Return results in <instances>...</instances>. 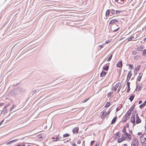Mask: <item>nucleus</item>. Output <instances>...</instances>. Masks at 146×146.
<instances>
[{"mask_svg": "<svg viewBox=\"0 0 146 146\" xmlns=\"http://www.w3.org/2000/svg\"><path fill=\"white\" fill-rule=\"evenodd\" d=\"M141 120L140 119L137 114H136V124H138L141 122Z\"/></svg>", "mask_w": 146, "mask_h": 146, "instance_id": "obj_10", "label": "nucleus"}, {"mask_svg": "<svg viewBox=\"0 0 146 146\" xmlns=\"http://www.w3.org/2000/svg\"><path fill=\"white\" fill-rule=\"evenodd\" d=\"M113 137L114 139L117 140V142L119 143L125 141L123 133L121 134L119 131L114 134Z\"/></svg>", "mask_w": 146, "mask_h": 146, "instance_id": "obj_2", "label": "nucleus"}, {"mask_svg": "<svg viewBox=\"0 0 146 146\" xmlns=\"http://www.w3.org/2000/svg\"><path fill=\"white\" fill-rule=\"evenodd\" d=\"M72 145L73 146H77V145L76 144H72Z\"/></svg>", "mask_w": 146, "mask_h": 146, "instance_id": "obj_48", "label": "nucleus"}, {"mask_svg": "<svg viewBox=\"0 0 146 146\" xmlns=\"http://www.w3.org/2000/svg\"><path fill=\"white\" fill-rule=\"evenodd\" d=\"M120 28L117 25H113L111 28V30L114 32L117 31Z\"/></svg>", "mask_w": 146, "mask_h": 146, "instance_id": "obj_6", "label": "nucleus"}, {"mask_svg": "<svg viewBox=\"0 0 146 146\" xmlns=\"http://www.w3.org/2000/svg\"><path fill=\"white\" fill-rule=\"evenodd\" d=\"M15 106H14L13 105L11 108V110H12L13 109L15 108Z\"/></svg>", "mask_w": 146, "mask_h": 146, "instance_id": "obj_46", "label": "nucleus"}, {"mask_svg": "<svg viewBox=\"0 0 146 146\" xmlns=\"http://www.w3.org/2000/svg\"><path fill=\"white\" fill-rule=\"evenodd\" d=\"M120 90L118 89L117 90V92H118V93L119 92V91H120Z\"/></svg>", "mask_w": 146, "mask_h": 146, "instance_id": "obj_51", "label": "nucleus"}, {"mask_svg": "<svg viewBox=\"0 0 146 146\" xmlns=\"http://www.w3.org/2000/svg\"><path fill=\"white\" fill-rule=\"evenodd\" d=\"M70 136V135L69 134H68V133H66L65 134H64L63 135V137L64 138H65L66 137H68Z\"/></svg>", "mask_w": 146, "mask_h": 146, "instance_id": "obj_27", "label": "nucleus"}, {"mask_svg": "<svg viewBox=\"0 0 146 146\" xmlns=\"http://www.w3.org/2000/svg\"><path fill=\"white\" fill-rule=\"evenodd\" d=\"M120 83L119 82H117V83L116 84L112 87L111 90L112 91H116L117 88L118 87Z\"/></svg>", "mask_w": 146, "mask_h": 146, "instance_id": "obj_8", "label": "nucleus"}, {"mask_svg": "<svg viewBox=\"0 0 146 146\" xmlns=\"http://www.w3.org/2000/svg\"><path fill=\"white\" fill-rule=\"evenodd\" d=\"M130 90V87H128L127 90V93L129 92Z\"/></svg>", "mask_w": 146, "mask_h": 146, "instance_id": "obj_35", "label": "nucleus"}, {"mask_svg": "<svg viewBox=\"0 0 146 146\" xmlns=\"http://www.w3.org/2000/svg\"><path fill=\"white\" fill-rule=\"evenodd\" d=\"M134 38V36H132V37L129 38L128 39V41H131V40H133V39H134L135 38Z\"/></svg>", "mask_w": 146, "mask_h": 146, "instance_id": "obj_26", "label": "nucleus"}, {"mask_svg": "<svg viewBox=\"0 0 146 146\" xmlns=\"http://www.w3.org/2000/svg\"><path fill=\"white\" fill-rule=\"evenodd\" d=\"M117 119V116H116L115 117H114L113 119L111 121V124H114L115 121H116V120Z\"/></svg>", "mask_w": 146, "mask_h": 146, "instance_id": "obj_17", "label": "nucleus"}, {"mask_svg": "<svg viewBox=\"0 0 146 146\" xmlns=\"http://www.w3.org/2000/svg\"><path fill=\"white\" fill-rule=\"evenodd\" d=\"M110 12V11L109 10H108L106 11V17H108L109 16Z\"/></svg>", "mask_w": 146, "mask_h": 146, "instance_id": "obj_22", "label": "nucleus"}, {"mask_svg": "<svg viewBox=\"0 0 146 146\" xmlns=\"http://www.w3.org/2000/svg\"><path fill=\"white\" fill-rule=\"evenodd\" d=\"M142 134V133L141 132H139L137 133V135H141Z\"/></svg>", "mask_w": 146, "mask_h": 146, "instance_id": "obj_43", "label": "nucleus"}, {"mask_svg": "<svg viewBox=\"0 0 146 146\" xmlns=\"http://www.w3.org/2000/svg\"><path fill=\"white\" fill-rule=\"evenodd\" d=\"M22 146H25V145H23Z\"/></svg>", "mask_w": 146, "mask_h": 146, "instance_id": "obj_58", "label": "nucleus"}, {"mask_svg": "<svg viewBox=\"0 0 146 146\" xmlns=\"http://www.w3.org/2000/svg\"><path fill=\"white\" fill-rule=\"evenodd\" d=\"M143 55H146V49L143 50Z\"/></svg>", "mask_w": 146, "mask_h": 146, "instance_id": "obj_32", "label": "nucleus"}, {"mask_svg": "<svg viewBox=\"0 0 146 146\" xmlns=\"http://www.w3.org/2000/svg\"><path fill=\"white\" fill-rule=\"evenodd\" d=\"M110 103L109 102H108L105 105V108H107V107H108L110 105Z\"/></svg>", "mask_w": 146, "mask_h": 146, "instance_id": "obj_25", "label": "nucleus"}, {"mask_svg": "<svg viewBox=\"0 0 146 146\" xmlns=\"http://www.w3.org/2000/svg\"><path fill=\"white\" fill-rule=\"evenodd\" d=\"M117 66L118 67L121 68L122 66V62L121 61L118 62L117 64Z\"/></svg>", "mask_w": 146, "mask_h": 146, "instance_id": "obj_14", "label": "nucleus"}, {"mask_svg": "<svg viewBox=\"0 0 146 146\" xmlns=\"http://www.w3.org/2000/svg\"><path fill=\"white\" fill-rule=\"evenodd\" d=\"M112 54H111L110 56V57L108 58L107 60V61L108 62H109V61H110L111 60V58H112Z\"/></svg>", "mask_w": 146, "mask_h": 146, "instance_id": "obj_30", "label": "nucleus"}, {"mask_svg": "<svg viewBox=\"0 0 146 146\" xmlns=\"http://www.w3.org/2000/svg\"><path fill=\"white\" fill-rule=\"evenodd\" d=\"M132 75V74L131 73V71H129V72L128 74L127 75V81L128 80L129 81L130 79L131 76Z\"/></svg>", "mask_w": 146, "mask_h": 146, "instance_id": "obj_13", "label": "nucleus"}, {"mask_svg": "<svg viewBox=\"0 0 146 146\" xmlns=\"http://www.w3.org/2000/svg\"><path fill=\"white\" fill-rule=\"evenodd\" d=\"M140 66L138 65L137 66V67L136 68H135V70H136L137 71H138L140 69Z\"/></svg>", "mask_w": 146, "mask_h": 146, "instance_id": "obj_31", "label": "nucleus"}, {"mask_svg": "<svg viewBox=\"0 0 146 146\" xmlns=\"http://www.w3.org/2000/svg\"><path fill=\"white\" fill-rule=\"evenodd\" d=\"M142 75H143V74L142 73H139V75L137 78V80L138 81H139L141 79V77L142 76Z\"/></svg>", "mask_w": 146, "mask_h": 146, "instance_id": "obj_19", "label": "nucleus"}, {"mask_svg": "<svg viewBox=\"0 0 146 146\" xmlns=\"http://www.w3.org/2000/svg\"><path fill=\"white\" fill-rule=\"evenodd\" d=\"M58 140H59V139H58V137H57L56 138V141H58Z\"/></svg>", "mask_w": 146, "mask_h": 146, "instance_id": "obj_53", "label": "nucleus"}, {"mask_svg": "<svg viewBox=\"0 0 146 146\" xmlns=\"http://www.w3.org/2000/svg\"><path fill=\"white\" fill-rule=\"evenodd\" d=\"M111 13L113 14L115 13V11L114 10H112L111 11Z\"/></svg>", "mask_w": 146, "mask_h": 146, "instance_id": "obj_41", "label": "nucleus"}, {"mask_svg": "<svg viewBox=\"0 0 146 146\" xmlns=\"http://www.w3.org/2000/svg\"><path fill=\"white\" fill-rule=\"evenodd\" d=\"M89 99H90V98H88L87 99H86V100H84V101L83 102H82L83 103H84L86 102H87Z\"/></svg>", "mask_w": 146, "mask_h": 146, "instance_id": "obj_40", "label": "nucleus"}, {"mask_svg": "<svg viewBox=\"0 0 146 146\" xmlns=\"http://www.w3.org/2000/svg\"><path fill=\"white\" fill-rule=\"evenodd\" d=\"M111 42L110 40H107L106 41L105 43L106 44H108Z\"/></svg>", "mask_w": 146, "mask_h": 146, "instance_id": "obj_38", "label": "nucleus"}, {"mask_svg": "<svg viewBox=\"0 0 146 146\" xmlns=\"http://www.w3.org/2000/svg\"><path fill=\"white\" fill-rule=\"evenodd\" d=\"M106 73L105 71H102L101 73L100 76L101 77H103L106 76Z\"/></svg>", "mask_w": 146, "mask_h": 146, "instance_id": "obj_18", "label": "nucleus"}, {"mask_svg": "<svg viewBox=\"0 0 146 146\" xmlns=\"http://www.w3.org/2000/svg\"><path fill=\"white\" fill-rule=\"evenodd\" d=\"M104 44H105L104 43H103V44H102L101 45L99 46V47H100L101 48H102L103 47H104Z\"/></svg>", "mask_w": 146, "mask_h": 146, "instance_id": "obj_37", "label": "nucleus"}, {"mask_svg": "<svg viewBox=\"0 0 146 146\" xmlns=\"http://www.w3.org/2000/svg\"><path fill=\"white\" fill-rule=\"evenodd\" d=\"M129 124L128 123H127L126 126L123 127L122 130V132L123 134L125 140L127 141H130L132 139L131 135L133 134L132 131L129 130V133H128L127 132L126 129L127 128H129Z\"/></svg>", "mask_w": 146, "mask_h": 146, "instance_id": "obj_1", "label": "nucleus"}, {"mask_svg": "<svg viewBox=\"0 0 146 146\" xmlns=\"http://www.w3.org/2000/svg\"><path fill=\"white\" fill-rule=\"evenodd\" d=\"M122 88V85H120L119 87V89L120 90Z\"/></svg>", "mask_w": 146, "mask_h": 146, "instance_id": "obj_45", "label": "nucleus"}, {"mask_svg": "<svg viewBox=\"0 0 146 146\" xmlns=\"http://www.w3.org/2000/svg\"><path fill=\"white\" fill-rule=\"evenodd\" d=\"M145 104H146V101H145L144 102H143L142 104L139 106L140 108H143L145 106Z\"/></svg>", "mask_w": 146, "mask_h": 146, "instance_id": "obj_21", "label": "nucleus"}, {"mask_svg": "<svg viewBox=\"0 0 146 146\" xmlns=\"http://www.w3.org/2000/svg\"><path fill=\"white\" fill-rule=\"evenodd\" d=\"M146 141V133H144L140 138V141L141 143H144Z\"/></svg>", "mask_w": 146, "mask_h": 146, "instance_id": "obj_4", "label": "nucleus"}, {"mask_svg": "<svg viewBox=\"0 0 146 146\" xmlns=\"http://www.w3.org/2000/svg\"><path fill=\"white\" fill-rule=\"evenodd\" d=\"M127 81V85L128 86V87H130V83L128 81V80Z\"/></svg>", "mask_w": 146, "mask_h": 146, "instance_id": "obj_36", "label": "nucleus"}, {"mask_svg": "<svg viewBox=\"0 0 146 146\" xmlns=\"http://www.w3.org/2000/svg\"><path fill=\"white\" fill-rule=\"evenodd\" d=\"M95 141H91L90 143L91 146H92L93 145V144L95 143Z\"/></svg>", "mask_w": 146, "mask_h": 146, "instance_id": "obj_33", "label": "nucleus"}, {"mask_svg": "<svg viewBox=\"0 0 146 146\" xmlns=\"http://www.w3.org/2000/svg\"><path fill=\"white\" fill-rule=\"evenodd\" d=\"M78 130L79 127H75L73 130V133L76 134L78 133Z\"/></svg>", "mask_w": 146, "mask_h": 146, "instance_id": "obj_15", "label": "nucleus"}, {"mask_svg": "<svg viewBox=\"0 0 146 146\" xmlns=\"http://www.w3.org/2000/svg\"><path fill=\"white\" fill-rule=\"evenodd\" d=\"M135 106H133L127 112L128 113H130V114H131V113L132 112V111L133 110Z\"/></svg>", "mask_w": 146, "mask_h": 146, "instance_id": "obj_20", "label": "nucleus"}, {"mask_svg": "<svg viewBox=\"0 0 146 146\" xmlns=\"http://www.w3.org/2000/svg\"><path fill=\"white\" fill-rule=\"evenodd\" d=\"M131 122L133 124L135 123V115H133L131 117Z\"/></svg>", "mask_w": 146, "mask_h": 146, "instance_id": "obj_9", "label": "nucleus"}, {"mask_svg": "<svg viewBox=\"0 0 146 146\" xmlns=\"http://www.w3.org/2000/svg\"><path fill=\"white\" fill-rule=\"evenodd\" d=\"M130 115V113L127 112L125 114L124 117V119L122 121V123H125L129 118Z\"/></svg>", "mask_w": 146, "mask_h": 146, "instance_id": "obj_7", "label": "nucleus"}, {"mask_svg": "<svg viewBox=\"0 0 146 146\" xmlns=\"http://www.w3.org/2000/svg\"><path fill=\"white\" fill-rule=\"evenodd\" d=\"M124 146H127V145L126 144H123Z\"/></svg>", "mask_w": 146, "mask_h": 146, "instance_id": "obj_52", "label": "nucleus"}, {"mask_svg": "<svg viewBox=\"0 0 146 146\" xmlns=\"http://www.w3.org/2000/svg\"><path fill=\"white\" fill-rule=\"evenodd\" d=\"M3 105H4V104L3 103H0V107H1V106H3Z\"/></svg>", "mask_w": 146, "mask_h": 146, "instance_id": "obj_47", "label": "nucleus"}, {"mask_svg": "<svg viewBox=\"0 0 146 146\" xmlns=\"http://www.w3.org/2000/svg\"><path fill=\"white\" fill-rule=\"evenodd\" d=\"M134 96H135V95H133V94L131 95L130 96V97L129 98V99L131 101V102L133 100V99H134Z\"/></svg>", "mask_w": 146, "mask_h": 146, "instance_id": "obj_23", "label": "nucleus"}, {"mask_svg": "<svg viewBox=\"0 0 146 146\" xmlns=\"http://www.w3.org/2000/svg\"><path fill=\"white\" fill-rule=\"evenodd\" d=\"M115 0V1H116V2H117L118 1V0Z\"/></svg>", "mask_w": 146, "mask_h": 146, "instance_id": "obj_57", "label": "nucleus"}, {"mask_svg": "<svg viewBox=\"0 0 146 146\" xmlns=\"http://www.w3.org/2000/svg\"><path fill=\"white\" fill-rule=\"evenodd\" d=\"M17 146H22V145H17Z\"/></svg>", "mask_w": 146, "mask_h": 146, "instance_id": "obj_55", "label": "nucleus"}, {"mask_svg": "<svg viewBox=\"0 0 146 146\" xmlns=\"http://www.w3.org/2000/svg\"><path fill=\"white\" fill-rule=\"evenodd\" d=\"M111 92H110L108 93V97L109 98H110L111 97L112 94H111Z\"/></svg>", "mask_w": 146, "mask_h": 146, "instance_id": "obj_29", "label": "nucleus"}, {"mask_svg": "<svg viewBox=\"0 0 146 146\" xmlns=\"http://www.w3.org/2000/svg\"><path fill=\"white\" fill-rule=\"evenodd\" d=\"M142 102V101L141 100H140L139 102V104H140Z\"/></svg>", "mask_w": 146, "mask_h": 146, "instance_id": "obj_50", "label": "nucleus"}, {"mask_svg": "<svg viewBox=\"0 0 146 146\" xmlns=\"http://www.w3.org/2000/svg\"><path fill=\"white\" fill-rule=\"evenodd\" d=\"M146 38H144V39H143V40H146Z\"/></svg>", "mask_w": 146, "mask_h": 146, "instance_id": "obj_56", "label": "nucleus"}, {"mask_svg": "<svg viewBox=\"0 0 146 146\" xmlns=\"http://www.w3.org/2000/svg\"><path fill=\"white\" fill-rule=\"evenodd\" d=\"M4 121V120H3L2 121H1L0 122V125H1V124Z\"/></svg>", "mask_w": 146, "mask_h": 146, "instance_id": "obj_44", "label": "nucleus"}, {"mask_svg": "<svg viewBox=\"0 0 146 146\" xmlns=\"http://www.w3.org/2000/svg\"><path fill=\"white\" fill-rule=\"evenodd\" d=\"M139 142L137 137H134L132 139L131 143V146H139Z\"/></svg>", "mask_w": 146, "mask_h": 146, "instance_id": "obj_3", "label": "nucleus"}, {"mask_svg": "<svg viewBox=\"0 0 146 146\" xmlns=\"http://www.w3.org/2000/svg\"><path fill=\"white\" fill-rule=\"evenodd\" d=\"M109 67L108 66H107L106 67H104L103 69L104 70L106 71H108V70Z\"/></svg>", "mask_w": 146, "mask_h": 146, "instance_id": "obj_24", "label": "nucleus"}, {"mask_svg": "<svg viewBox=\"0 0 146 146\" xmlns=\"http://www.w3.org/2000/svg\"><path fill=\"white\" fill-rule=\"evenodd\" d=\"M120 108H117L116 109V112L118 111L120 109Z\"/></svg>", "mask_w": 146, "mask_h": 146, "instance_id": "obj_42", "label": "nucleus"}, {"mask_svg": "<svg viewBox=\"0 0 146 146\" xmlns=\"http://www.w3.org/2000/svg\"><path fill=\"white\" fill-rule=\"evenodd\" d=\"M129 69L131 70L132 69H134V68H133V65H131L130 64H129Z\"/></svg>", "mask_w": 146, "mask_h": 146, "instance_id": "obj_28", "label": "nucleus"}, {"mask_svg": "<svg viewBox=\"0 0 146 146\" xmlns=\"http://www.w3.org/2000/svg\"><path fill=\"white\" fill-rule=\"evenodd\" d=\"M142 143L141 146H146V143Z\"/></svg>", "mask_w": 146, "mask_h": 146, "instance_id": "obj_39", "label": "nucleus"}, {"mask_svg": "<svg viewBox=\"0 0 146 146\" xmlns=\"http://www.w3.org/2000/svg\"><path fill=\"white\" fill-rule=\"evenodd\" d=\"M118 22V21L116 19H112L110 21L109 23V25H110L112 24H114L115 23Z\"/></svg>", "mask_w": 146, "mask_h": 146, "instance_id": "obj_11", "label": "nucleus"}, {"mask_svg": "<svg viewBox=\"0 0 146 146\" xmlns=\"http://www.w3.org/2000/svg\"><path fill=\"white\" fill-rule=\"evenodd\" d=\"M110 112V111H108V112H107L105 110H103L102 112V115H101V118L102 119L105 118L106 117V115H108Z\"/></svg>", "mask_w": 146, "mask_h": 146, "instance_id": "obj_5", "label": "nucleus"}, {"mask_svg": "<svg viewBox=\"0 0 146 146\" xmlns=\"http://www.w3.org/2000/svg\"><path fill=\"white\" fill-rule=\"evenodd\" d=\"M142 87L143 86L142 84H139L137 85L136 89V91H138L140 90L141 89Z\"/></svg>", "mask_w": 146, "mask_h": 146, "instance_id": "obj_12", "label": "nucleus"}, {"mask_svg": "<svg viewBox=\"0 0 146 146\" xmlns=\"http://www.w3.org/2000/svg\"><path fill=\"white\" fill-rule=\"evenodd\" d=\"M143 49V47L142 45H140L137 48V50L139 51H142Z\"/></svg>", "mask_w": 146, "mask_h": 146, "instance_id": "obj_16", "label": "nucleus"}, {"mask_svg": "<svg viewBox=\"0 0 146 146\" xmlns=\"http://www.w3.org/2000/svg\"><path fill=\"white\" fill-rule=\"evenodd\" d=\"M95 146H98V145L97 144H96Z\"/></svg>", "mask_w": 146, "mask_h": 146, "instance_id": "obj_54", "label": "nucleus"}, {"mask_svg": "<svg viewBox=\"0 0 146 146\" xmlns=\"http://www.w3.org/2000/svg\"><path fill=\"white\" fill-rule=\"evenodd\" d=\"M122 12L121 11H115V13L116 14H119Z\"/></svg>", "mask_w": 146, "mask_h": 146, "instance_id": "obj_34", "label": "nucleus"}, {"mask_svg": "<svg viewBox=\"0 0 146 146\" xmlns=\"http://www.w3.org/2000/svg\"><path fill=\"white\" fill-rule=\"evenodd\" d=\"M15 141V140H13L12 141H10L9 142V143H11L13 142V141L14 142Z\"/></svg>", "mask_w": 146, "mask_h": 146, "instance_id": "obj_49", "label": "nucleus"}]
</instances>
